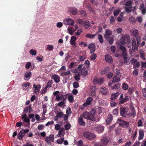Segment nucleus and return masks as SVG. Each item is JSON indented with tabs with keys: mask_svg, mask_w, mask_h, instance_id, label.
<instances>
[{
	"mask_svg": "<svg viewBox=\"0 0 146 146\" xmlns=\"http://www.w3.org/2000/svg\"><path fill=\"white\" fill-rule=\"evenodd\" d=\"M70 72L68 71L62 73V75L63 76H66L70 75Z\"/></svg>",
	"mask_w": 146,
	"mask_h": 146,
	"instance_id": "603ef678",
	"label": "nucleus"
},
{
	"mask_svg": "<svg viewBox=\"0 0 146 146\" xmlns=\"http://www.w3.org/2000/svg\"><path fill=\"white\" fill-rule=\"evenodd\" d=\"M107 40L108 41L110 44H111L113 43L114 39L112 37H109V39Z\"/></svg>",
	"mask_w": 146,
	"mask_h": 146,
	"instance_id": "3c124183",
	"label": "nucleus"
},
{
	"mask_svg": "<svg viewBox=\"0 0 146 146\" xmlns=\"http://www.w3.org/2000/svg\"><path fill=\"white\" fill-rule=\"evenodd\" d=\"M67 95H64L62 94L61 95L58 94L56 96V99L57 101L63 100H66L67 99Z\"/></svg>",
	"mask_w": 146,
	"mask_h": 146,
	"instance_id": "0eeeda50",
	"label": "nucleus"
},
{
	"mask_svg": "<svg viewBox=\"0 0 146 146\" xmlns=\"http://www.w3.org/2000/svg\"><path fill=\"white\" fill-rule=\"evenodd\" d=\"M83 117V115H81L78 119V122L79 124L81 125H85V122L83 121L82 119Z\"/></svg>",
	"mask_w": 146,
	"mask_h": 146,
	"instance_id": "393cba45",
	"label": "nucleus"
},
{
	"mask_svg": "<svg viewBox=\"0 0 146 146\" xmlns=\"http://www.w3.org/2000/svg\"><path fill=\"white\" fill-rule=\"evenodd\" d=\"M54 49V46L52 45H48L47 46V49L49 51H52Z\"/></svg>",
	"mask_w": 146,
	"mask_h": 146,
	"instance_id": "c03bdc74",
	"label": "nucleus"
},
{
	"mask_svg": "<svg viewBox=\"0 0 146 146\" xmlns=\"http://www.w3.org/2000/svg\"><path fill=\"white\" fill-rule=\"evenodd\" d=\"M76 40V37L74 36H72L70 41V44L74 46V47L76 46V43L75 42Z\"/></svg>",
	"mask_w": 146,
	"mask_h": 146,
	"instance_id": "a211bd4d",
	"label": "nucleus"
},
{
	"mask_svg": "<svg viewBox=\"0 0 146 146\" xmlns=\"http://www.w3.org/2000/svg\"><path fill=\"white\" fill-rule=\"evenodd\" d=\"M86 69L85 67H83V68H81L80 70L78 72L79 73H81L83 76H86L88 74V72Z\"/></svg>",
	"mask_w": 146,
	"mask_h": 146,
	"instance_id": "dca6fc26",
	"label": "nucleus"
},
{
	"mask_svg": "<svg viewBox=\"0 0 146 146\" xmlns=\"http://www.w3.org/2000/svg\"><path fill=\"white\" fill-rule=\"evenodd\" d=\"M126 38H127L128 39V40H129V42L130 38L129 35H127L125 36H122L121 37V39H120V45H125V39Z\"/></svg>",
	"mask_w": 146,
	"mask_h": 146,
	"instance_id": "39448f33",
	"label": "nucleus"
},
{
	"mask_svg": "<svg viewBox=\"0 0 146 146\" xmlns=\"http://www.w3.org/2000/svg\"><path fill=\"white\" fill-rule=\"evenodd\" d=\"M120 86V84L119 83L115 84L111 87L112 89H117L119 88Z\"/></svg>",
	"mask_w": 146,
	"mask_h": 146,
	"instance_id": "72a5a7b5",
	"label": "nucleus"
},
{
	"mask_svg": "<svg viewBox=\"0 0 146 146\" xmlns=\"http://www.w3.org/2000/svg\"><path fill=\"white\" fill-rule=\"evenodd\" d=\"M132 6H130L129 7H125V11L127 13L131 12V10Z\"/></svg>",
	"mask_w": 146,
	"mask_h": 146,
	"instance_id": "de8ad7c7",
	"label": "nucleus"
},
{
	"mask_svg": "<svg viewBox=\"0 0 146 146\" xmlns=\"http://www.w3.org/2000/svg\"><path fill=\"white\" fill-rule=\"evenodd\" d=\"M128 110V109L127 108H121L120 109L121 115L123 117H125L127 115Z\"/></svg>",
	"mask_w": 146,
	"mask_h": 146,
	"instance_id": "423d86ee",
	"label": "nucleus"
},
{
	"mask_svg": "<svg viewBox=\"0 0 146 146\" xmlns=\"http://www.w3.org/2000/svg\"><path fill=\"white\" fill-rule=\"evenodd\" d=\"M100 92L104 95L106 94L108 90L104 87H102L100 90Z\"/></svg>",
	"mask_w": 146,
	"mask_h": 146,
	"instance_id": "7c9ffc66",
	"label": "nucleus"
},
{
	"mask_svg": "<svg viewBox=\"0 0 146 146\" xmlns=\"http://www.w3.org/2000/svg\"><path fill=\"white\" fill-rule=\"evenodd\" d=\"M66 113L67 115H69L71 113V108H67Z\"/></svg>",
	"mask_w": 146,
	"mask_h": 146,
	"instance_id": "774afa93",
	"label": "nucleus"
},
{
	"mask_svg": "<svg viewBox=\"0 0 146 146\" xmlns=\"http://www.w3.org/2000/svg\"><path fill=\"white\" fill-rule=\"evenodd\" d=\"M130 110L131 111L128 113V115L129 116H133L134 117L136 115V113L134 110V108L133 106L130 105L129 106Z\"/></svg>",
	"mask_w": 146,
	"mask_h": 146,
	"instance_id": "1a4fd4ad",
	"label": "nucleus"
},
{
	"mask_svg": "<svg viewBox=\"0 0 146 146\" xmlns=\"http://www.w3.org/2000/svg\"><path fill=\"white\" fill-rule=\"evenodd\" d=\"M127 55H126L125 57L122 56L124 60V62L126 63L127 64H129L131 61L129 57H127Z\"/></svg>",
	"mask_w": 146,
	"mask_h": 146,
	"instance_id": "a878e982",
	"label": "nucleus"
},
{
	"mask_svg": "<svg viewBox=\"0 0 146 146\" xmlns=\"http://www.w3.org/2000/svg\"><path fill=\"white\" fill-rule=\"evenodd\" d=\"M96 129L97 132L98 133H101L104 131V127L100 125L97 127Z\"/></svg>",
	"mask_w": 146,
	"mask_h": 146,
	"instance_id": "b1692460",
	"label": "nucleus"
},
{
	"mask_svg": "<svg viewBox=\"0 0 146 146\" xmlns=\"http://www.w3.org/2000/svg\"><path fill=\"white\" fill-rule=\"evenodd\" d=\"M21 118L23 119V121L30 124V119L27 118V115L25 114L22 116Z\"/></svg>",
	"mask_w": 146,
	"mask_h": 146,
	"instance_id": "4be33fe9",
	"label": "nucleus"
},
{
	"mask_svg": "<svg viewBox=\"0 0 146 146\" xmlns=\"http://www.w3.org/2000/svg\"><path fill=\"white\" fill-rule=\"evenodd\" d=\"M84 24V27L85 29H87L90 26L89 21H85Z\"/></svg>",
	"mask_w": 146,
	"mask_h": 146,
	"instance_id": "ea45409f",
	"label": "nucleus"
},
{
	"mask_svg": "<svg viewBox=\"0 0 146 146\" xmlns=\"http://www.w3.org/2000/svg\"><path fill=\"white\" fill-rule=\"evenodd\" d=\"M133 35L135 37H136L138 36V31L136 29H134L132 31Z\"/></svg>",
	"mask_w": 146,
	"mask_h": 146,
	"instance_id": "473e14b6",
	"label": "nucleus"
},
{
	"mask_svg": "<svg viewBox=\"0 0 146 146\" xmlns=\"http://www.w3.org/2000/svg\"><path fill=\"white\" fill-rule=\"evenodd\" d=\"M122 31V29L121 28H118L115 29L114 30V31L115 32H116L118 34L121 33Z\"/></svg>",
	"mask_w": 146,
	"mask_h": 146,
	"instance_id": "864d4df0",
	"label": "nucleus"
},
{
	"mask_svg": "<svg viewBox=\"0 0 146 146\" xmlns=\"http://www.w3.org/2000/svg\"><path fill=\"white\" fill-rule=\"evenodd\" d=\"M25 133L21 130L18 134L17 138L20 140H22L25 135Z\"/></svg>",
	"mask_w": 146,
	"mask_h": 146,
	"instance_id": "bb28decb",
	"label": "nucleus"
},
{
	"mask_svg": "<svg viewBox=\"0 0 146 146\" xmlns=\"http://www.w3.org/2000/svg\"><path fill=\"white\" fill-rule=\"evenodd\" d=\"M98 39L101 43H102L104 42L102 36L100 34H99L98 36Z\"/></svg>",
	"mask_w": 146,
	"mask_h": 146,
	"instance_id": "79ce46f5",
	"label": "nucleus"
},
{
	"mask_svg": "<svg viewBox=\"0 0 146 146\" xmlns=\"http://www.w3.org/2000/svg\"><path fill=\"white\" fill-rule=\"evenodd\" d=\"M108 142V139L105 138L102 140V144L105 146L106 145Z\"/></svg>",
	"mask_w": 146,
	"mask_h": 146,
	"instance_id": "c9c22d12",
	"label": "nucleus"
},
{
	"mask_svg": "<svg viewBox=\"0 0 146 146\" xmlns=\"http://www.w3.org/2000/svg\"><path fill=\"white\" fill-rule=\"evenodd\" d=\"M68 11L71 14L75 15L77 13L78 10L75 7H72L68 9Z\"/></svg>",
	"mask_w": 146,
	"mask_h": 146,
	"instance_id": "6e6552de",
	"label": "nucleus"
},
{
	"mask_svg": "<svg viewBox=\"0 0 146 146\" xmlns=\"http://www.w3.org/2000/svg\"><path fill=\"white\" fill-rule=\"evenodd\" d=\"M74 79L76 81H79L80 80V76L79 72L76 74L74 77Z\"/></svg>",
	"mask_w": 146,
	"mask_h": 146,
	"instance_id": "f704fd0d",
	"label": "nucleus"
},
{
	"mask_svg": "<svg viewBox=\"0 0 146 146\" xmlns=\"http://www.w3.org/2000/svg\"><path fill=\"white\" fill-rule=\"evenodd\" d=\"M105 60L109 63H111L113 62L112 58L111 56L109 55H107L106 56Z\"/></svg>",
	"mask_w": 146,
	"mask_h": 146,
	"instance_id": "5701e85b",
	"label": "nucleus"
},
{
	"mask_svg": "<svg viewBox=\"0 0 146 146\" xmlns=\"http://www.w3.org/2000/svg\"><path fill=\"white\" fill-rule=\"evenodd\" d=\"M52 78L53 79L56 83H58L60 81V78L59 76L56 74L52 76Z\"/></svg>",
	"mask_w": 146,
	"mask_h": 146,
	"instance_id": "aec40b11",
	"label": "nucleus"
},
{
	"mask_svg": "<svg viewBox=\"0 0 146 146\" xmlns=\"http://www.w3.org/2000/svg\"><path fill=\"white\" fill-rule=\"evenodd\" d=\"M120 49L122 51V56L125 57L126 55L127 54L126 49V48L124 46L120 45L119 46Z\"/></svg>",
	"mask_w": 146,
	"mask_h": 146,
	"instance_id": "f3484780",
	"label": "nucleus"
},
{
	"mask_svg": "<svg viewBox=\"0 0 146 146\" xmlns=\"http://www.w3.org/2000/svg\"><path fill=\"white\" fill-rule=\"evenodd\" d=\"M66 100H63L60 102L58 104V106L59 107H61L64 105L66 102Z\"/></svg>",
	"mask_w": 146,
	"mask_h": 146,
	"instance_id": "e433bc0d",
	"label": "nucleus"
},
{
	"mask_svg": "<svg viewBox=\"0 0 146 146\" xmlns=\"http://www.w3.org/2000/svg\"><path fill=\"white\" fill-rule=\"evenodd\" d=\"M33 87L35 88L34 93L36 94H38L39 92L41 87V86L39 84H38L36 86L35 84H34L33 86Z\"/></svg>",
	"mask_w": 146,
	"mask_h": 146,
	"instance_id": "2eb2a0df",
	"label": "nucleus"
},
{
	"mask_svg": "<svg viewBox=\"0 0 146 146\" xmlns=\"http://www.w3.org/2000/svg\"><path fill=\"white\" fill-rule=\"evenodd\" d=\"M97 56L96 54H93L90 57V59L91 60H94L96 58Z\"/></svg>",
	"mask_w": 146,
	"mask_h": 146,
	"instance_id": "a18cd8bd",
	"label": "nucleus"
},
{
	"mask_svg": "<svg viewBox=\"0 0 146 146\" xmlns=\"http://www.w3.org/2000/svg\"><path fill=\"white\" fill-rule=\"evenodd\" d=\"M96 46L93 43H91L88 45V48L90 49V53H93L95 50Z\"/></svg>",
	"mask_w": 146,
	"mask_h": 146,
	"instance_id": "ddd939ff",
	"label": "nucleus"
},
{
	"mask_svg": "<svg viewBox=\"0 0 146 146\" xmlns=\"http://www.w3.org/2000/svg\"><path fill=\"white\" fill-rule=\"evenodd\" d=\"M31 73L30 72H25L24 74V76L27 78L30 77L31 75Z\"/></svg>",
	"mask_w": 146,
	"mask_h": 146,
	"instance_id": "a19ab883",
	"label": "nucleus"
},
{
	"mask_svg": "<svg viewBox=\"0 0 146 146\" xmlns=\"http://www.w3.org/2000/svg\"><path fill=\"white\" fill-rule=\"evenodd\" d=\"M110 24H113L115 22V19L113 16H111L110 17Z\"/></svg>",
	"mask_w": 146,
	"mask_h": 146,
	"instance_id": "4d7b16f0",
	"label": "nucleus"
},
{
	"mask_svg": "<svg viewBox=\"0 0 146 146\" xmlns=\"http://www.w3.org/2000/svg\"><path fill=\"white\" fill-rule=\"evenodd\" d=\"M112 119V116L111 115L109 114L108 115L106 120V122L108 124L110 123Z\"/></svg>",
	"mask_w": 146,
	"mask_h": 146,
	"instance_id": "c85d7f7f",
	"label": "nucleus"
},
{
	"mask_svg": "<svg viewBox=\"0 0 146 146\" xmlns=\"http://www.w3.org/2000/svg\"><path fill=\"white\" fill-rule=\"evenodd\" d=\"M84 137L88 140H92L95 139L96 136L93 133L88 131H85L83 133Z\"/></svg>",
	"mask_w": 146,
	"mask_h": 146,
	"instance_id": "f03ea898",
	"label": "nucleus"
},
{
	"mask_svg": "<svg viewBox=\"0 0 146 146\" xmlns=\"http://www.w3.org/2000/svg\"><path fill=\"white\" fill-rule=\"evenodd\" d=\"M63 115V113L62 111H58L57 114V117H61Z\"/></svg>",
	"mask_w": 146,
	"mask_h": 146,
	"instance_id": "6e6d98bb",
	"label": "nucleus"
},
{
	"mask_svg": "<svg viewBox=\"0 0 146 146\" xmlns=\"http://www.w3.org/2000/svg\"><path fill=\"white\" fill-rule=\"evenodd\" d=\"M71 126V125L70 123L67 124L64 127L65 129L68 130L70 129Z\"/></svg>",
	"mask_w": 146,
	"mask_h": 146,
	"instance_id": "680f3d73",
	"label": "nucleus"
},
{
	"mask_svg": "<svg viewBox=\"0 0 146 146\" xmlns=\"http://www.w3.org/2000/svg\"><path fill=\"white\" fill-rule=\"evenodd\" d=\"M67 31L68 33L71 35H72L73 33L74 32V31H73L72 28L71 27H69L68 28Z\"/></svg>",
	"mask_w": 146,
	"mask_h": 146,
	"instance_id": "58836bf2",
	"label": "nucleus"
},
{
	"mask_svg": "<svg viewBox=\"0 0 146 146\" xmlns=\"http://www.w3.org/2000/svg\"><path fill=\"white\" fill-rule=\"evenodd\" d=\"M112 33L111 31L109 29H106L105 31V34L104 35V37L106 40L109 39L110 36L112 35Z\"/></svg>",
	"mask_w": 146,
	"mask_h": 146,
	"instance_id": "9b49d317",
	"label": "nucleus"
},
{
	"mask_svg": "<svg viewBox=\"0 0 146 146\" xmlns=\"http://www.w3.org/2000/svg\"><path fill=\"white\" fill-rule=\"evenodd\" d=\"M119 93L118 92H116L114 94H112L111 95V100H114L116 99L117 96L119 95Z\"/></svg>",
	"mask_w": 146,
	"mask_h": 146,
	"instance_id": "cd10ccee",
	"label": "nucleus"
},
{
	"mask_svg": "<svg viewBox=\"0 0 146 146\" xmlns=\"http://www.w3.org/2000/svg\"><path fill=\"white\" fill-rule=\"evenodd\" d=\"M93 100L92 98L91 97H88L86 99V102L83 105L84 107L90 105L91 104V102Z\"/></svg>",
	"mask_w": 146,
	"mask_h": 146,
	"instance_id": "9d476101",
	"label": "nucleus"
},
{
	"mask_svg": "<svg viewBox=\"0 0 146 146\" xmlns=\"http://www.w3.org/2000/svg\"><path fill=\"white\" fill-rule=\"evenodd\" d=\"M29 52L33 56H35L36 54V50H34L31 49L30 50Z\"/></svg>",
	"mask_w": 146,
	"mask_h": 146,
	"instance_id": "052dcab7",
	"label": "nucleus"
},
{
	"mask_svg": "<svg viewBox=\"0 0 146 146\" xmlns=\"http://www.w3.org/2000/svg\"><path fill=\"white\" fill-rule=\"evenodd\" d=\"M54 135H50L48 137H46L45 140L46 143L49 145H51V142H53L54 140Z\"/></svg>",
	"mask_w": 146,
	"mask_h": 146,
	"instance_id": "20e7f679",
	"label": "nucleus"
},
{
	"mask_svg": "<svg viewBox=\"0 0 146 146\" xmlns=\"http://www.w3.org/2000/svg\"><path fill=\"white\" fill-rule=\"evenodd\" d=\"M77 21L78 23L81 24H83L84 23L83 20L80 19H78L77 20Z\"/></svg>",
	"mask_w": 146,
	"mask_h": 146,
	"instance_id": "0e129e2a",
	"label": "nucleus"
},
{
	"mask_svg": "<svg viewBox=\"0 0 146 146\" xmlns=\"http://www.w3.org/2000/svg\"><path fill=\"white\" fill-rule=\"evenodd\" d=\"M87 8L89 11L91 12H93V11L92 8L89 4H88L87 5Z\"/></svg>",
	"mask_w": 146,
	"mask_h": 146,
	"instance_id": "69168bd1",
	"label": "nucleus"
},
{
	"mask_svg": "<svg viewBox=\"0 0 146 146\" xmlns=\"http://www.w3.org/2000/svg\"><path fill=\"white\" fill-rule=\"evenodd\" d=\"M137 133V131L135 130L134 132H133L131 135V137L132 138L133 140H134L136 136Z\"/></svg>",
	"mask_w": 146,
	"mask_h": 146,
	"instance_id": "4c0bfd02",
	"label": "nucleus"
},
{
	"mask_svg": "<svg viewBox=\"0 0 146 146\" xmlns=\"http://www.w3.org/2000/svg\"><path fill=\"white\" fill-rule=\"evenodd\" d=\"M136 41L134 39L132 40V48L133 51H135L138 50L137 45H136Z\"/></svg>",
	"mask_w": 146,
	"mask_h": 146,
	"instance_id": "6ab92c4d",
	"label": "nucleus"
},
{
	"mask_svg": "<svg viewBox=\"0 0 146 146\" xmlns=\"http://www.w3.org/2000/svg\"><path fill=\"white\" fill-rule=\"evenodd\" d=\"M96 111L94 109H92L90 112H85L83 114V117L86 119L91 121H95V116Z\"/></svg>",
	"mask_w": 146,
	"mask_h": 146,
	"instance_id": "f257e3e1",
	"label": "nucleus"
},
{
	"mask_svg": "<svg viewBox=\"0 0 146 146\" xmlns=\"http://www.w3.org/2000/svg\"><path fill=\"white\" fill-rule=\"evenodd\" d=\"M96 90V88L95 86H93L91 87L90 89V91L92 96H95Z\"/></svg>",
	"mask_w": 146,
	"mask_h": 146,
	"instance_id": "412c9836",
	"label": "nucleus"
},
{
	"mask_svg": "<svg viewBox=\"0 0 146 146\" xmlns=\"http://www.w3.org/2000/svg\"><path fill=\"white\" fill-rule=\"evenodd\" d=\"M64 138L63 137L57 139L56 140L57 143L59 144H62L64 141Z\"/></svg>",
	"mask_w": 146,
	"mask_h": 146,
	"instance_id": "49530a36",
	"label": "nucleus"
},
{
	"mask_svg": "<svg viewBox=\"0 0 146 146\" xmlns=\"http://www.w3.org/2000/svg\"><path fill=\"white\" fill-rule=\"evenodd\" d=\"M63 23L65 25H73L74 21L72 19L69 18L64 19Z\"/></svg>",
	"mask_w": 146,
	"mask_h": 146,
	"instance_id": "7ed1b4c3",
	"label": "nucleus"
},
{
	"mask_svg": "<svg viewBox=\"0 0 146 146\" xmlns=\"http://www.w3.org/2000/svg\"><path fill=\"white\" fill-rule=\"evenodd\" d=\"M82 29H78L77 32L75 33V34L76 35H80L82 32Z\"/></svg>",
	"mask_w": 146,
	"mask_h": 146,
	"instance_id": "338daca9",
	"label": "nucleus"
},
{
	"mask_svg": "<svg viewBox=\"0 0 146 146\" xmlns=\"http://www.w3.org/2000/svg\"><path fill=\"white\" fill-rule=\"evenodd\" d=\"M64 131V128L63 127L61 128L58 131V135H59L60 136V135H62Z\"/></svg>",
	"mask_w": 146,
	"mask_h": 146,
	"instance_id": "13d9d810",
	"label": "nucleus"
},
{
	"mask_svg": "<svg viewBox=\"0 0 146 146\" xmlns=\"http://www.w3.org/2000/svg\"><path fill=\"white\" fill-rule=\"evenodd\" d=\"M139 135L138 137V139L140 140L143 139V137L144 133L143 131L142 130H139Z\"/></svg>",
	"mask_w": 146,
	"mask_h": 146,
	"instance_id": "c756f323",
	"label": "nucleus"
},
{
	"mask_svg": "<svg viewBox=\"0 0 146 146\" xmlns=\"http://www.w3.org/2000/svg\"><path fill=\"white\" fill-rule=\"evenodd\" d=\"M120 11V10L119 9L115 10L113 13L114 16L115 17L117 16L119 14Z\"/></svg>",
	"mask_w": 146,
	"mask_h": 146,
	"instance_id": "8fccbe9b",
	"label": "nucleus"
},
{
	"mask_svg": "<svg viewBox=\"0 0 146 146\" xmlns=\"http://www.w3.org/2000/svg\"><path fill=\"white\" fill-rule=\"evenodd\" d=\"M52 83L53 82L52 80H49L47 83V85L46 86L47 87H48V88L51 87Z\"/></svg>",
	"mask_w": 146,
	"mask_h": 146,
	"instance_id": "bf43d9fd",
	"label": "nucleus"
},
{
	"mask_svg": "<svg viewBox=\"0 0 146 146\" xmlns=\"http://www.w3.org/2000/svg\"><path fill=\"white\" fill-rule=\"evenodd\" d=\"M128 88V86L127 84L124 83L123 84L122 88L124 90H127Z\"/></svg>",
	"mask_w": 146,
	"mask_h": 146,
	"instance_id": "5fc2aeb1",
	"label": "nucleus"
},
{
	"mask_svg": "<svg viewBox=\"0 0 146 146\" xmlns=\"http://www.w3.org/2000/svg\"><path fill=\"white\" fill-rule=\"evenodd\" d=\"M30 83L29 82H27L26 83H23L22 84V87L24 88V90L28 89L30 86Z\"/></svg>",
	"mask_w": 146,
	"mask_h": 146,
	"instance_id": "2f4dec72",
	"label": "nucleus"
},
{
	"mask_svg": "<svg viewBox=\"0 0 146 146\" xmlns=\"http://www.w3.org/2000/svg\"><path fill=\"white\" fill-rule=\"evenodd\" d=\"M121 76L119 73H118L116 75L113 77V82H119L120 80Z\"/></svg>",
	"mask_w": 146,
	"mask_h": 146,
	"instance_id": "4468645a",
	"label": "nucleus"
},
{
	"mask_svg": "<svg viewBox=\"0 0 146 146\" xmlns=\"http://www.w3.org/2000/svg\"><path fill=\"white\" fill-rule=\"evenodd\" d=\"M118 120H119L121 121V123H119V125L120 126H121L122 127L125 128H127L129 126V123L128 122L124 121H121V120L119 119H118Z\"/></svg>",
	"mask_w": 146,
	"mask_h": 146,
	"instance_id": "f8f14e48",
	"label": "nucleus"
},
{
	"mask_svg": "<svg viewBox=\"0 0 146 146\" xmlns=\"http://www.w3.org/2000/svg\"><path fill=\"white\" fill-rule=\"evenodd\" d=\"M117 104L113 101L110 102V105L112 107H114L116 106Z\"/></svg>",
	"mask_w": 146,
	"mask_h": 146,
	"instance_id": "e2e57ef3",
	"label": "nucleus"
},
{
	"mask_svg": "<svg viewBox=\"0 0 146 146\" xmlns=\"http://www.w3.org/2000/svg\"><path fill=\"white\" fill-rule=\"evenodd\" d=\"M80 14L82 17H85L86 16L87 14L84 10H81L80 12Z\"/></svg>",
	"mask_w": 146,
	"mask_h": 146,
	"instance_id": "37998d69",
	"label": "nucleus"
},
{
	"mask_svg": "<svg viewBox=\"0 0 146 146\" xmlns=\"http://www.w3.org/2000/svg\"><path fill=\"white\" fill-rule=\"evenodd\" d=\"M73 87L75 88H78L79 86L78 83L76 82H74L73 83Z\"/></svg>",
	"mask_w": 146,
	"mask_h": 146,
	"instance_id": "09e8293b",
	"label": "nucleus"
}]
</instances>
